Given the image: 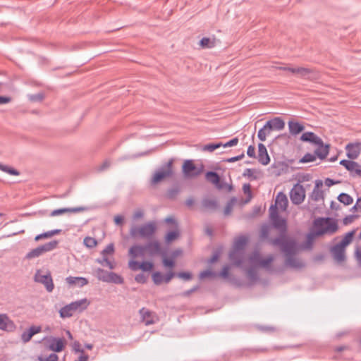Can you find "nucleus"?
Returning a JSON list of instances; mask_svg holds the SVG:
<instances>
[{"mask_svg":"<svg viewBox=\"0 0 361 361\" xmlns=\"http://www.w3.org/2000/svg\"><path fill=\"white\" fill-rule=\"evenodd\" d=\"M270 244L274 247H279L286 256L285 265L293 269H301L305 267V263L294 255L298 251V244L295 239H288L286 242H281L280 238L270 240Z\"/></svg>","mask_w":361,"mask_h":361,"instance_id":"nucleus-1","label":"nucleus"},{"mask_svg":"<svg viewBox=\"0 0 361 361\" xmlns=\"http://www.w3.org/2000/svg\"><path fill=\"white\" fill-rule=\"evenodd\" d=\"M269 218L272 222L273 226L277 229L280 235L276 238L281 239V242H286L288 239H293L286 235L287 222L285 219L281 218L275 206L269 207Z\"/></svg>","mask_w":361,"mask_h":361,"instance_id":"nucleus-2","label":"nucleus"},{"mask_svg":"<svg viewBox=\"0 0 361 361\" xmlns=\"http://www.w3.org/2000/svg\"><path fill=\"white\" fill-rule=\"evenodd\" d=\"M314 226L316 228V234H333L338 230V224L332 218H318L314 221Z\"/></svg>","mask_w":361,"mask_h":361,"instance_id":"nucleus-3","label":"nucleus"},{"mask_svg":"<svg viewBox=\"0 0 361 361\" xmlns=\"http://www.w3.org/2000/svg\"><path fill=\"white\" fill-rule=\"evenodd\" d=\"M89 302L87 299H82L66 305L59 310L60 317L62 318L70 317L73 312H82L87 307Z\"/></svg>","mask_w":361,"mask_h":361,"instance_id":"nucleus-4","label":"nucleus"},{"mask_svg":"<svg viewBox=\"0 0 361 361\" xmlns=\"http://www.w3.org/2000/svg\"><path fill=\"white\" fill-rule=\"evenodd\" d=\"M34 281L42 284L48 293H51L54 288L53 279L50 271L44 272L37 269L34 275Z\"/></svg>","mask_w":361,"mask_h":361,"instance_id":"nucleus-5","label":"nucleus"},{"mask_svg":"<svg viewBox=\"0 0 361 361\" xmlns=\"http://www.w3.org/2000/svg\"><path fill=\"white\" fill-rule=\"evenodd\" d=\"M173 159L169 160L156 171L151 180L152 184H157L164 178L171 177L173 175Z\"/></svg>","mask_w":361,"mask_h":361,"instance_id":"nucleus-6","label":"nucleus"},{"mask_svg":"<svg viewBox=\"0 0 361 361\" xmlns=\"http://www.w3.org/2000/svg\"><path fill=\"white\" fill-rule=\"evenodd\" d=\"M156 231V226L153 222L143 224L140 226H133L130 231L132 237L150 238Z\"/></svg>","mask_w":361,"mask_h":361,"instance_id":"nucleus-7","label":"nucleus"},{"mask_svg":"<svg viewBox=\"0 0 361 361\" xmlns=\"http://www.w3.org/2000/svg\"><path fill=\"white\" fill-rule=\"evenodd\" d=\"M58 243L59 242L54 240L49 243H47L44 245H39L37 247L32 249L30 252H28L25 255V258L27 259L37 258L45 252H50L54 250L57 247Z\"/></svg>","mask_w":361,"mask_h":361,"instance_id":"nucleus-8","label":"nucleus"},{"mask_svg":"<svg viewBox=\"0 0 361 361\" xmlns=\"http://www.w3.org/2000/svg\"><path fill=\"white\" fill-rule=\"evenodd\" d=\"M305 197V191L303 186L299 183L295 184L290 192V198L293 204H301Z\"/></svg>","mask_w":361,"mask_h":361,"instance_id":"nucleus-9","label":"nucleus"},{"mask_svg":"<svg viewBox=\"0 0 361 361\" xmlns=\"http://www.w3.org/2000/svg\"><path fill=\"white\" fill-rule=\"evenodd\" d=\"M340 164L349 171L352 177H361V166L357 162L352 159H343L340 161Z\"/></svg>","mask_w":361,"mask_h":361,"instance_id":"nucleus-10","label":"nucleus"},{"mask_svg":"<svg viewBox=\"0 0 361 361\" xmlns=\"http://www.w3.org/2000/svg\"><path fill=\"white\" fill-rule=\"evenodd\" d=\"M345 149L350 159H356L361 153V142H350L346 145Z\"/></svg>","mask_w":361,"mask_h":361,"instance_id":"nucleus-11","label":"nucleus"},{"mask_svg":"<svg viewBox=\"0 0 361 361\" xmlns=\"http://www.w3.org/2000/svg\"><path fill=\"white\" fill-rule=\"evenodd\" d=\"M183 173L186 178L196 177L201 173L197 169L192 160H186L183 165Z\"/></svg>","mask_w":361,"mask_h":361,"instance_id":"nucleus-12","label":"nucleus"},{"mask_svg":"<svg viewBox=\"0 0 361 361\" xmlns=\"http://www.w3.org/2000/svg\"><path fill=\"white\" fill-rule=\"evenodd\" d=\"M114 252V244H109L101 252L102 255V259H97V262L100 263L102 266L109 267L110 269H114V265L113 264V263L110 262L106 257L107 255L113 254Z\"/></svg>","mask_w":361,"mask_h":361,"instance_id":"nucleus-13","label":"nucleus"},{"mask_svg":"<svg viewBox=\"0 0 361 361\" xmlns=\"http://www.w3.org/2000/svg\"><path fill=\"white\" fill-rule=\"evenodd\" d=\"M48 343V348L50 350L59 353L64 349L66 341L63 338L51 337L49 339Z\"/></svg>","mask_w":361,"mask_h":361,"instance_id":"nucleus-14","label":"nucleus"},{"mask_svg":"<svg viewBox=\"0 0 361 361\" xmlns=\"http://www.w3.org/2000/svg\"><path fill=\"white\" fill-rule=\"evenodd\" d=\"M229 259L237 267H243L245 259V250L233 249L229 253Z\"/></svg>","mask_w":361,"mask_h":361,"instance_id":"nucleus-15","label":"nucleus"},{"mask_svg":"<svg viewBox=\"0 0 361 361\" xmlns=\"http://www.w3.org/2000/svg\"><path fill=\"white\" fill-rule=\"evenodd\" d=\"M345 247L339 245L338 243L331 247V252L336 262H342L345 261Z\"/></svg>","mask_w":361,"mask_h":361,"instance_id":"nucleus-16","label":"nucleus"},{"mask_svg":"<svg viewBox=\"0 0 361 361\" xmlns=\"http://www.w3.org/2000/svg\"><path fill=\"white\" fill-rule=\"evenodd\" d=\"M128 253L133 259H135L138 257H145L147 252L145 245H134L130 247Z\"/></svg>","mask_w":361,"mask_h":361,"instance_id":"nucleus-17","label":"nucleus"},{"mask_svg":"<svg viewBox=\"0 0 361 361\" xmlns=\"http://www.w3.org/2000/svg\"><path fill=\"white\" fill-rule=\"evenodd\" d=\"M42 331V327L40 326H31L28 329L24 331L21 334V341L26 343L29 342L32 337Z\"/></svg>","mask_w":361,"mask_h":361,"instance_id":"nucleus-18","label":"nucleus"},{"mask_svg":"<svg viewBox=\"0 0 361 361\" xmlns=\"http://www.w3.org/2000/svg\"><path fill=\"white\" fill-rule=\"evenodd\" d=\"M288 204L287 196L283 192H279L275 199V206L276 209H279L281 211L284 212L286 210Z\"/></svg>","mask_w":361,"mask_h":361,"instance_id":"nucleus-19","label":"nucleus"},{"mask_svg":"<svg viewBox=\"0 0 361 361\" xmlns=\"http://www.w3.org/2000/svg\"><path fill=\"white\" fill-rule=\"evenodd\" d=\"M14 322L8 317L6 314H0V329L7 331H11L15 329Z\"/></svg>","mask_w":361,"mask_h":361,"instance_id":"nucleus-20","label":"nucleus"},{"mask_svg":"<svg viewBox=\"0 0 361 361\" xmlns=\"http://www.w3.org/2000/svg\"><path fill=\"white\" fill-rule=\"evenodd\" d=\"M258 161L262 165H267L270 161L267 148L264 145H258Z\"/></svg>","mask_w":361,"mask_h":361,"instance_id":"nucleus-21","label":"nucleus"},{"mask_svg":"<svg viewBox=\"0 0 361 361\" xmlns=\"http://www.w3.org/2000/svg\"><path fill=\"white\" fill-rule=\"evenodd\" d=\"M147 255L150 257L155 256L161 252L160 243L157 240L150 241L145 244Z\"/></svg>","mask_w":361,"mask_h":361,"instance_id":"nucleus-22","label":"nucleus"},{"mask_svg":"<svg viewBox=\"0 0 361 361\" xmlns=\"http://www.w3.org/2000/svg\"><path fill=\"white\" fill-rule=\"evenodd\" d=\"M66 283L70 286L82 287L88 283V280L84 277L68 276L66 279Z\"/></svg>","mask_w":361,"mask_h":361,"instance_id":"nucleus-23","label":"nucleus"},{"mask_svg":"<svg viewBox=\"0 0 361 361\" xmlns=\"http://www.w3.org/2000/svg\"><path fill=\"white\" fill-rule=\"evenodd\" d=\"M300 140L303 142H308L314 145H321L322 139L313 132H305L301 137Z\"/></svg>","mask_w":361,"mask_h":361,"instance_id":"nucleus-24","label":"nucleus"},{"mask_svg":"<svg viewBox=\"0 0 361 361\" xmlns=\"http://www.w3.org/2000/svg\"><path fill=\"white\" fill-rule=\"evenodd\" d=\"M288 124L289 133L293 136L297 135L305 129V126L297 121H290Z\"/></svg>","mask_w":361,"mask_h":361,"instance_id":"nucleus-25","label":"nucleus"},{"mask_svg":"<svg viewBox=\"0 0 361 361\" xmlns=\"http://www.w3.org/2000/svg\"><path fill=\"white\" fill-rule=\"evenodd\" d=\"M140 314L141 315L142 322L146 326L152 324L155 322L152 312L148 310L143 307L140 310Z\"/></svg>","mask_w":361,"mask_h":361,"instance_id":"nucleus-26","label":"nucleus"},{"mask_svg":"<svg viewBox=\"0 0 361 361\" xmlns=\"http://www.w3.org/2000/svg\"><path fill=\"white\" fill-rule=\"evenodd\" d=\"M206 179L214 184L219 189H222L223 185L220 184V177L219 174L215 171H208L205 174Z\"/></svg>","mask_w":361,"mask_h":361,"instance_id":"nucleus-27","label":"nucleus"},{"mask_svg":"<svg viewBox=\"0 0 361 361\" xmlns=\"http://www.w3.org/2000/svg\"><path fill=\"white\" fill-rule=\"evenodd\" d=\"M317 146V148L314 151V154L316 157H318L321 159H325L329 154V145H324L323 141L322 140L321 145H315Z\"/></svg>","mask_w":361,"mask_h":361,"instance_id":"nucleus-28","label":"nucleus"},{"mask_svg":"<svg viewBox=\"0 0 361 361\" xmlns=\"http://www.w3.org/2000/svg\"><path fill=\"white\" fill-rule=\"evenodd\" d=\"M322 185V180H317L315 187L313 189V191L311 195V198L314 201H319L324 199V192L322 190H319V186Z\"/></svg>","mask_w":361,"mask_h":361,"instance_id":"nucleus-29","label":"nucleus"},{"mask_svg":"<svg viewBox=\"0 0 361 361\" xmlns=\"http://www.w3.org/2000/svg\"><path fill=\"white\" fill-rule=\"evenodd\" d=\"M85 209L83 207H73V208H61V209H57L55 210H53L50 216H55L57 215L63 214L66 212H78L84 210Z\"/></svg>","mask_w":361,"mask_h":361,"instance_id":"nucleus-30","label":"nucleus"},{"mask_svg":"<svg viewBox=\"0 0 361 361\" xmlns=\"http://www.w3.org/2000/svg\"><path fill=\"white\" fill-rule=\"evenodd\" d=\"M262 257L259 251H254L249 257L248 261L250 266L254 267H259Z\"/></svg>","mask_w":361,"mask_h":361,"instance_id":"nucleus-31","label":"nucleus"},{"mask_svg":"<svg viewBox=\"0 0 361 361\" xmlns=\"http://www.w3.org/2000/svg\"><path fill=\"white\" fill-rule=\"evenodd\" d=\"M202 207L209 210H215L218 207L217 201L215 199L204 198L202 200Z\"/></svg>","mask_w":361,"mask_h":361,"instance_id":"nucleus-32","label":"nucleus"},{"mask_svg":"<svg viewBox=\"0 0 361 361\" xmlns=\"http://www.w3.org/2000/svg\"><path fill=\"white\" fill-rule=\"evenodd\" d=\"M269 121L271 122L272 126L274 127V130L276 131H280L285 128V122L280 117H275Z\"/></svg>","mask_w":361,"mask_h":361,"instance_id":"nucleus-33","label":"nucleus"},{"mask_svg":"<svg viewBox=\"0 0 361 361\" xmlns=\"http://www.w3.org/2000/svg\"><path fill=\"white\" fill-rule=\"evenodd\" d=\"M257 267L250 266L246 271L247 276L251 282H256L259 279L258 274L256 270Z\"/></svg>","mask_w":361,"mask_h":361,"instance_id":"nucleus-34","label":"nucleus"},{"mask_svg":"<svg viewBox=\"0 0 361 361\" xmlns=\"http://www.w3.org/2000/svg\"><path fill=\"white\" fill-rule=\"evenodd\" d=\"M247 238L245 236H240L237 238L233 244V248L235 250H244V247L247 243Z\"/></svg>","mask_w":361,"mask_h":361,"instance_id":"nucleus-35","label":"nucleus"},{"mask_svg":"<svg viewBox=\"0 0 361 361\" xmlns=\"http://www.w3.org/2000/svg\"><path fill=\"white\" fill-rule=\"evenodd\" d=\"M317 236H320V235L316 234V231L314 232L309 233L306 237V243L304 246V249L311 250L314 240Z\"/></svg>","mask_w":361,"mask_h":361,"instance_id":"nucleus-36","label":"nucleus"},{"mask_svg":"<svg viewBox=\"0 0 361 361\" xmlns=\"http://www.w3.org/2000/svg\"><path fill=\"white\" fill-rule=\"evenodd\" d=\"M338 200L344 205H350L353 202V197L345 192H341L337 197Z\"/></svg>","mask_w":361,"mask_h":361,"instance_id":"nucleus-37","label":"nucleus"},{"mask_svg":"<svg viewBox=\"0 0 361 361\" xmlns=\"http://www.w3.org/2000/svg\"><path fill=\"white\" fill-rule=\"evenodd\" d=\"M274 257L272 255H269L265 259H262L259 267H262L267 270L271 269V264L274 262Z\"/></svg>","mask_w":361,"mask_h":361,"instance_id":"nucleus-38","label":"nucleus"},{"mask_svg":"<svg viewBox=\"0 0 361 361\" xmlns=\"http://www.w3.org/2000/svg\"><path fill=\"white\" fill-rule=\"evenodd\" d=\"M312 73V71L310 68L299 67L298 68L297 75L303 78L310 79V75Z\"/></svg>","mask_w":361,"mask_h":361,"instance_id":"nucleus-39","label":"nucleus"},{"mask_svg":"<svg viewBox=\"0 0 361 361\" xmlns=\"http://www.w3.org/2000/svg\"><path fill=\"white\" fill-rule=\"evenodd\" d=\"M354 234L355 231L348 232L338 244L345 247L353 240Z\"/></svg>","mask_w":361,"mask_h":361,"instance_id":"nucleus-40","label":"nucleus"},{"mask_svg":"<svg viewBox=\"0 0 361 361\" xmlns=\"http://www.w3.org/2000/svg\"><path fill=\"white\" fill-rule=\"evenodd\" d=\"M108 283H113L115 284H122L123 279L116 273L110 272L109 279Z\"/></svg>","mask_w":361,"mask_h":361,"instance_id":"nucleus-41","label":"nucleus"},{"mask_svg":"<svg viewBox=\"0 0 361 361\" xmlns=\"http://www.w3.org/2000/svg\"><path fill=\"white\" fill-rule=\"evenodd\" d=\"M222 145V142L209 143L204 145L202 148V151H207L209 152H214L215 149H219Z\"/></svg>","mask_w":361,"mask_h":361,"instance_id":"nucleus-42","label":"nucleus"},{"mask_svg":"<svg viewBox=\"0 0 361 361\" xmlns=\"http://www.w3.org/2000/svg\"><path fill=\"white\" fill-rule=\"evenodd\" d=\"M200 44L203 48H212L215 45L214 39H210L209 37H203L200 42Z\"/></svg>","mask_w":361,"mask_h":361,"instance_id":"nucleus-43","label":"nucleus"},{"mask_svg":"<svg viewBox=\"0 0 361 361\" xmlns=\"http://www.w3.org/2000/svg\"><path fill=\"white\" fill-rule=\"evenodd\" d=\"M0 170L5 173H7L10 175H13V176H18L20 174V172L18 170H16L12 167H10L7 165H4L1 163H0Z\"/></svg>","mask_w":361,"mask_h":361,"instance_id":"nucleus-44","label":"nucleus"},{"mask_svg":"<svg viewBox=\"0 0 361 361\" xmlns=\"http://www.w3.org/2000/svg\"><path fill=\"white\" fill-rule=\"evenodd\" d=\"M109 275H110L109 271H104L101 269H98L97 272V278L104 282H107V283L109 282Z\"/></svg>","mask_w":361,"mask_h":361,"instance_id":"nucleus-45","label":"nucleus"},{"mask_svg":"<svg viewBox=\"0 0 361 361\" xmlns=\"http://www.w3.org/2000/svg\"><path fill=\"white\" fill-rule=\"evenodd\" d=\"M270 133H271L269 132V130H268V129H266L264 125L261 129L259 130L257 137L259 140L265 141L267 139V136L270 135Z\"/></svg>","mask_w":361,"mask_h":361,"instance_id":"nucleus-46","label":"nucleus"},{"mask_svg":"<svg viewBox=\"0 0 361 361\" xmlns=\"http://www.w3.org/2000/svg\"><path fill=\"white\" fill-rule=\"evenodd\" d=\"M179 235V232L178 231H169L166 237H165V240L167 243H171L172 242L173 240H174L175 239H176Z\"/></svg>","mask_w":361,"mask_h":361,"instance_id":"nucleus-47","label":"nucleus"},{"mask_svg":"<svg viewBox=\"0 0 361 361\" xmlns=\"http://www.w3.org/2000/svg\"><path fill=\"white\" fill-rule=\"evenodd\" d=\"M152 280L156 285H159L164 281V276L159 271L152 274Z\"/></svg>","mask_w":361,"mask_h":361,"instance_id":"nucleus-48","label":"nucleus"},{"mask_svg":"<svg viewBox=\"0 0 361 361\" xmlns=\"http://www.w3.org/2000/svg\"><path fill=\"white\" fill-rule=\"evenodd\" d=\"M316 155L314 154L307 153L300 159L301 163H308L315 161Z\"/></svg>","mask_w":361,"mask_h":361,"instance_id":"nucleus-49","label":"nucleus"},{"mask_svg":"<svg viewBox=\"0 0 361 361\" xmlns=\"http://www.w3.org/2000/svg\"><path fill=\"white\" fill-rule=\"evenodd\" d=\"M154 267L152 262H142L140 263V267L143 271H150Z\"/></svg>","mask_w":361,"mask_h":361,"instance_id":"nucleus-50","label":"nucleus"},{"mask_svg":"<svg viewBox=\"0 0 361 361\" xmlns=\"http://www.w3.org/2000/svg\"><path fill=\"white\" fill-rule=\"evenodd\" d=\"M140 263L134 259H131L128 262L129 269L134 271L140 269Z\"/></svg>","mask_w":361,"mask_h":361,"instance_id":"nucleus-51","label":"nucleus"},{"mask_svg":"<svg viewBox=\"0 0 361 361\" xmlns=\"http://www.w3.org/2000/svg\"><path fill=\"white\" fill-rule=\"evenodd\" d=\"M176 276L185 281H190L192 277V274L190 272H179L176 274Z\"/></svg>","mask_w":361,"mask_h":361,"instance_id":"nucleus-52","label":"nucleus"},{"mask_svg":"<svg viewBox=\"0 0 361 361\" xmlns=\"http://www.w3.org/2000/svg\"><path fill=\"white\" fill-rule=\"evenodd\" d=\"M238 141L239 140H238V137H234V138L231 139V140H229L228 142H227L226 143H223L222 142L221 147H229L235 146V145H238Z\"/></svg>","mask_w":361,"mask_h":361,"instance_id":"nucleus-53","label":"nucleus"},{"mask_svg":"<svg viewBox=\"0 0 361 361\" xmlns=\"http://www.w3.org/2000/svg\"><path fill=\"white\" fill-rule=\"evenodd\" d=\"M216 274L210 270H204L200 272L199 277L200 279H205L207 277L214 276Z\"/></svg>","mask_w":361,"mask_h":361,"instance_id":"nucleus-54","label":"nucleus"},{"mask_svg":"<svg viewBox=\"0 0 361 361\" xmlns=\"http://www.w3.org/2000/svg\"><path fill=\"white\" fill-rule=\"evenodd\" d=\"M39 361H59V357L55 353L50 354L47 358L39 357Z\"/></svg>","mask_w":361,"mask_h":361,"instance_id":"nucleus-55","label":"nucleus"},{"mask_svg":"<svg viewBox=\"0 0 361 361\" xmlns=\"http://www.w3.org/2000/svg\"><path fill=\"white\" fill-rule=\"evenodd\" d=\"M135 280L136 282L143 284L147 282V276L144 274H139L135 276Z\"/></svg>","mask_w":361,"mask_h":361,"instance_id":"nucleus-56","label":"nucleus"},{"mask_svg":"<svg viewBox=\"0 0 361 361\" xmlns=\"http://www.w3.org/2000/svg\"><path fill=\"white\" fill-rule=\"evenodd\" d=\"M30 100L32 102H40L44 99V95L42 93L30 95Z\"/></svg>","mask_w":361,"mask_h":361,"instance_id":"nucleus-57","label":"nucleus"},{"mask_svg":"<svg viewBox=\"0 0 361 361\" xmlns=\"http://www.w3.org/2000/svg\"><path fill=\"white\" fill-rule=\"evenodd\" d=\"M162 262L166 267L173 268L175 265L174 261L168 258H164Z\"/></svg>","mask_w":361,"mask_h":361,"instance_id":"nucleus-58","label":"nucleus"},{"mask_svg":"<svg viewBox=\"0 0 361 361\" xmlns=\"http://www.w3.org/2000/svg\"><path fill=\"white\" fill-rule=\"evenodd\" d=\"M229 267L228 266H224L222 269V270L221 271V272L219 273V276L224 278V279H226L228 277V274H229Z\"/></svg>","mask_w":361,"mask_h":361,"instance_id":"nucleus-59","label":"nucleus"},{"mask_svg":"<svg viewBox=\"0 0 361 361\" xmlns=\"http://www.w3.org/2000/svg\"><path fill=\"white\" fill-rule=\"evenodd\" d=\"M109 166V163L107 161H106L103 162L101 165L97 166L95 168V170L99 172L103 171L106 170Z\"/></svg>","mask_w":361,"mask_h":361,"instance_id":"nucleus-60","label":"nucleus"},{"mask_svg":"<svg viewBox=\"0 0 361 361\" xmlns=\"http://www.w3.org/2000/svg\"><path fill=\"white\" fill-rule=\"evenodd\" d=\"M51 238L49 232H44L43 233L39 234L35 236V240L36 241H39V240L44 239V238Z\"/></svg>","mask_w":361,"mask_h":361,"instance_id":"nucleus-61","label":"nucleus"},{"mask_svg":"<svg viewBox=\"0 0 361 361\" xmlns=\"http://www.w3.org/2000/svg\"><path fill=\"white\" fill-rule=\"evenodd\" d=\"M247 154L250 157H255V148L252 145H250L247 150Z\"/></svg>","mask_w":361,"mask_h":361,"instance_id":"nucleus-62","label":"nucleus"},{"mask_svg":"<svg viewBox=\"0 0 361 361\" xmlns=\"http://www.w3.org/2000/svg\"><path fill=\"white\" fill-rule=\"evenodd\" d=\"M174 276L175 273H173V271H169L164 276V281L166 283H169Z\"/></svg>","mask_w":361,"mask_h":361,"instance_id":"nucleus-63","label":"nucleus"},{"mask_svg":"<svg viewBox=\"0 0 361 361\" xmlns=\"http://www.w3.org/2000/svg\"><path fill=\"white\" fill-rule=\"evenodd\" d=\"M355 258L359 264L361 266V250L359 248H357L355 250Z\"/></svg>","mask_w":361,"mask_h":361,"instance_id":"nucleus-64","label":"nucleus"}]
</instances>
